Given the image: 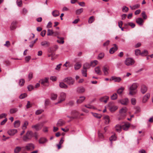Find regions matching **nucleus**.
I'll return each instance as SVG.
<instances>
[{
  "instance_id": "1",
  "label": "nucleus",
  "mask_w": 153,
  "mask_h": 153,
  "mask_svg": "<svg viewBox=\"0 0 153 153\" xmlns=\"http://www.w3.org/2000/svg\"><path fill=\"white\" fill-rule=\"evenodd\" d=\"M33 136V133L31 131H28L25 135L23 137V140L24 141L27 142L30 140Z\"/></svg>"
},
{
  "instance_id": "2",
  "label": "nucleus",
  "mask_w": 153,
  "mask_h": 153,
  "mask_svg": "<svg viewBox=\"0 0 153 153\" xmlns=\"http://www.w3.org/2000/svg\"><path fill=\"white\" fill-rule=\"evenodd\" d=\"M66 83L69 85H73L74 83V80L71 77H68L65 78L63 80Z\"/></svg>"
},
{
  "instance_id": "3",
  "label": "nucleus",
  "mask_w": 153,
  "mask_h": 153,
  "mask_svg": "<svg viewBox=\"0 0 153 153\" xmlns=\"http://www.w3.org/2000/svg\"><path fill=\"white\" fill-rule=\"evenodd\" d=\"M49 79L48 77H45L44 79H40L39 82L44 86H48L49 83Z\"/></svg>"
},
{
  "instance_id": "4",
  "label": "nucleus",
  "mask_w": 153,
  "mask_h": 153,
  "mask_svg": "<svg viewBox=\"0 0 153 153\" xmlns=\"http://www.w3.org/2000/svg\"><path fill=\"white\" fill-rule=\"evenodd\" d=\"M66 94L64 92H61L60 94V96L58 98V101L57 103H59L64 101L65 99Z\"/></svg>"
},
{
  "instance_id": "5",
  "label": "nucleus",
  "mask_w": 153,
  "mask_h": 153,
  "mask_svg": "<svg viewBox=\"0 0 153 153\" xmlns=\"http://www.w3.org/2000/svg\"><path fill=\"white\" fill-rule=\"evenodd\" d=\"M43 125L42 123H37L36 125H33L31 127L32 128L35 129L36 131L40 130L42 128Z\"/></svg>"
},
{
  "instance_id": "6",
  "label": "nucleus",
  "mask_w": 153,
  "mask_h": 153,
  "mask_svg": "<svg viewBox=\"0 0 153 153\" xmlns=\"http://www.w3.org/2000/svg\"><path fill=\"white\" fill-rule=\"evenodd\" d=\"M134 62V60L131 58H128L125 61V63L127 66H130L133 65Z\"/></svg>"
},
{
  "instance_id": "7",
  "label": "nucleus",
  "mask_w": 153,
  "mask_h": 153,
  "mask_svg": "<svg viewBox=\"0 0 153 153\" xmlns=\"http://www.w3.org/2000/svg\"><path fill=\"white\" fill-rule=\"evenodd\" d=\"M127 110L126 107H123L119 111L120 115L123 117H125L126 115V113Z\"/></svg>"
},
{
  "instance_id": "8",
  "label": "nucleus",
  "mask_w": 153,
  "mask_h": 153,
  "mask_svg": "<svg viewBox=\"0 0 153 153\" xmlns=\"http://www.w3.org/2000/svg\"><path fill=\"white\" fill-rule=\"evenodd\" d=\"M102 70L105 75L107 76L109 74V67L108 66H104L102 68Z\"/></svg>"
},
{
  "instance_id": "9",
  "label": "nucleus",
  "mask_w": 153,
  "mask_h": 153,
  "mask_svg": "<svg viewBox=\"0 0 153 153\" xmlns=\"http://www.w3.org/2000/svg\"><path fill=\"white\" fill-rule=\"evenodd\" d=\"M26 149L27 150L32 151L35 148L34 144L32 143H29L27 144L25 146Z\"/></svg>"
},
{
  "instance_id": "10",
  "label": "nucleus",
  "mask_w": 153,
  "mask_h": 153,
  "mask_svg": "<svg viewBox=\"0 0 153 153\" xmlns=\"http://www.w3.org/2000/svg\"><path fill=\"white\" fill-rule=\"evenodd\" d=\"M147 87L144 84H142L140 86V91L143 94H145L147 91Z\"/></svg>"
},
{
  "instance_id": "11",
  "label": "nucleus",
  "mask_w": 153,
  "mask_h": 153,
  "mask_svg": "<svg viewBox=\"0 0 153 153\" xmlns=\"http://www.w3.org/2000/svg\"><path fill=\"white\" fill-rule=\"evenodd\" d=\"M71 114L72 116V119H75L78 117L79 113L76 110H73L71 112Z\"/></svg>"
},
{
  "instance_id": "12",
  "label": "nucleus",
  "mask_w": 153,
  "mask_h": 153,
  "mask_svg": "<svg viewBox=\"0 0 153 153\" xmlns=\"http://www.w3.org/2000/svg\"><path fill=\"white\" fill-rule=\"evenodd\" d=\"M58 48V47L57 45H54L53 47L50 48L48 51L49 53L53 52L54 53V52L56 51Z\"/></svg>"
},
{
  "instance_id": "13",
  "label": "nucleus",
  "mask_w": 153,
  "mask_h": 153,
  "mask_svg": "<svg viewBox=\"0 0 153 153\" xmlns=\"http://www.w3.org/2000/svg\"><path fill=\"white\" fill-rule=\"evenodd\" d=\"M130 126V124L128 123H126L124 125L121 126L122 129L125 131H126L128 130Z\"/></svg>"
},
{
  "instance_id": "14",
  "label": "nucleus",
  "mask_w": 153,
  "mask_h": 153,
  "mask_svg": "<svg viewBox=\"0 0 153 153\" xmlns=\"http://www.w3.org/2000/svg\"><path fill=\"white\" fill-rule=\"evenodd\" d=\"M138 85L139 84L137 83H134L129 87V90H135Z\"/></svg>"
},
{
  "instance_id": "15",
  "label": "nucleus",
  "mask_w": 153,
  "mask_h": 153,
  "mask_svg": "<svg viewBox=\"0 0 153 153\" xmlns=\"http://www.w3.org/2000/svg\"><path fill=\"white\" fill-rule=\"evenodd\" d=\"M17 132V130L16 129H12L8 130L7 133L9 135L13 136Z\"/></svg>"
},
{
  "instance_id": "16",
  "label": "nucleus",
  "mask_w": 153,
  "mask_h": 153,
  "mask_svg": "<svg viewBox=\"0 0 153 153\" xmlns=\"http://www.w3.org/2000/svg\"><path fill=\"white\" fill-rule=\"evenodd\" d=\"M113 45L114 46L110 49L109 50V53L112 54L117 49V46L116 44H114Z\"/></svg>"
},
{
  "instance_id": "17",
  "label": "nucleus",
  "mask_w": 153,
  "mask_h": 153,
  "mask_svg": "<svg viewBox=\"0 0 153 153\" xmlns=\"http://www.w3.org/2000/svg\"><path fill=\"white\" fill-rule=\"evenodd\" d=\"M150 97V94L149 93H147L143 97V102H146L149 98Z\"/></svg>"
},
{
  "instance_id": "18",
  "label": "nucleus",
  "mask_w": 153,
  "mask_h": 153,
  "mask_svg": "<svg viewBox=\"0 0 153 153\" xmlns=\"http://www.w3.org/2000/svg\"><path fill=\"white\" fill-rule=\"evenodd\" d=\"M65 123V121L62 119H59L58 121L56 126H62L64 125Z\"/></svg>"
},
{
  "instance_id": "19",
  "label": "nucleus",
  "mask_w": 153,
  "mask_h": 153,
  "mask_svg": "<svg viewBox=\"0 0 153 153\" xmlns=\"http://www.w3.org/2000/svg\"><path fill=\"white\" fill-rule=\"evenodd\" d=\"M17 22L16 21H13L11 23L10 26V29L11 30L15 29L16 27Z\"/></svg>"
},
{
  "instance_id": "20",
  "label": "nucleus",
  "mask_w": 153,
  "mask_h": 153,
  "mask_svg": "<svg viewBox=\"0 0 153 153\" xmlns=\"http://www.w3.org/2000/svg\"><path fill=\"white\" fill-rule=\"evenodd\" d=\"M136 22L139 25L141 26L143 25V21L141 18H139L136 19Z\"/></svg>"
},
{
  "instance_id": "21",
  "label": "nucleus",
  "mask_w": 153,
  "mask_h": 153,
  "mask_svg": "<svg viewBox=\"0 0 153 153\" xmlns=\"http://www.w3.org/2000/svg\"><path fill=\"white\" fill-rule=\"evenodd\" d=\"M103 119L105 121V123L106 124H108L110 122V118L109 116L106 115L103 117Z\"/></svg>"
},
{
  "instance_id": "22",
  "label": "nucleus",
  "mask_w": 153,
  "mask_h": 153,
  "mask_svg": "<svg viewBox=\"0 0 153 153\" xmlns=\"http://www.w3.org/2000/svg\"><path fill=\"white\" fill-rule=\"evenodd\" d=\"M120 103L123 105H126L128 102V100L127 98H126L120 100Z\"/></svg>"
},
{
  "instance_id": "23",
  "label": "nucleus",
  "mask_w": 153,
  "mask_h": 153,
  "mask_svg": "<svg viewBox=\"0 0 153 153\" xmlns=\"http://www.w3.org/2000/svg\"><path fill=\"white\" fill-rule=\"evenodd\" d=\"M41 46H44L45 47H48L50 45V43L49 42L47 41H45L42 42L41 43Z\"/></svg>"
},
{
  "instance_id": "24",
  "label": "nucleus",
  "mask_w": 153,
  "mask_h": 153,
  "mask_svg": "<svg viewBox=\"0 0 153 153\" xmlns=\"http://www.w3.org/2000/svg\"><path fill=\"white\" fill-rule=\"evenodd\" d=\"M77 92L79 93H82L85 91V89L83 87H79L77 88Z\"/></svg>"
},
{
  "instance_id": "25",
  "label": "nucleus",
  "mask_w": 153,
  "mask_h": 153,
  "mask_svg": "<svg viewBox=\"0 0 153 153\" xmlns=\"http://www.w3.org/2000/svg\"><path fill=\"white\" fill-rule=\"evenodd\" d=\"M85 99V97L84 96L80 97L79 99L77 100V103H81Z\"/></svg>"
},
{
  "instance_id": "26",
  "label": "nucleus",
  "mask_w": 153,
  "mask_h": 153,
  "mask_svg": "<svg viewBox=\"0 0 153 153\" xmlns=\"http://www.w3.org/2000/svg\"><path fill=\"white\" fill-rule=\"evenodd\" d=\"M95 73L99 75H101V71L100 70V69L99 66L96 67L94 69Z\"/></svg>"
},
{
  "instance_id": "27",
  "label": "nucleus",
  "mask_w": 153,
  "mask_h": 153,
  "mask_svg": "<svg viewBox=\"0 0 153 153\" xmlns=\"http://www.w3.org/2000/svg\"><path fill=\"white\" fill-rule=\"evenodd\" d=\"M59 11L57 10H55L52 12V14L53 16L55 17L59 16Z\"/></svg>"
},
{
  "instance_id": "28",
  "label": "nucleus",
  "mask_w": 153,
  "mask_h": 153,
  "mask_svg": "<svg viewBox=\"0 0 153 153\" xmlns=\"http://www.w3.org/2000/svg\"><path fill=\"white\" fill-rule=\"evenodd\" d=\"M82 65L79 62H77L74 65V69L75 70H76L79 69L81 67Z\"/></svg>"
},
{
  "instance_id": "29",
  "label": "nucleus",
  "mask_w": 153,
  "mask_h": 153,
  "mask_svg": "<svg viewBox=\"0 0 153 153\" xmlns=\"http://www.w3.org/2000/svg\"><path fill=\"white\" fill-rule=\"evenodd\" d=\"M59 85L60 88L64 89L67 88L68 87V86L63 82H60Z\"/></svg>"
},
{
  "instance_id": "30",
  "label": "nucleus",
  "mask_w": 153,
  "mask_h": 153,
  "mask_svg": "<svg viewBox=\"0 0 153 153\" xmlns=\"http://www.w3.org/2000/svg\"><path fill=\"white\" fill-rule=\"evenodd\" d=\"M91 67L90 64L87 62L85 63L83 65V69L87 70L89 68Z\"/></svg>"
},
{
  "instance_id": "31",
  "label": "nucleus",
  "mask_w": 153,
  "mask_h": 153,
  "mask_svg": "<svg viewBox=\"0 0 153 153\" xmlns=\"http://www.w3.org/2000/svg\"><path fill=\"white\" fill-rule=\"evenodd\" d=\"M47 141V139L45 138H41L39 140V142L40 144H44Z\"/></svg>"
},
{
  "instance_id": "32",
  "label": "nucleus",
  "mask_w": 153,
  "mask_h": 153,
  "mask_svg": "<svg viewBox=\"0 0 153 153\" xmlns=\"http://www.w3.org/2000/svg\"><path fill=\"white\" fill-rule=\"evenodd\" d=\"M118 108V107L116 106H113L109 107V110L113 112Z\"/></svg>"
},
{
  "instance_id": "33",
  "label": "nucleus",
  "mask_w": 153,
  "mask_h": 153,
  "mask_svg": "<svg viewBox=\"0 0 153 153\" xmlns=\"http://www.w3.org/2000/svg\"><path fill=\"white\" fill-rule=\"evenodd\" d=\"M112 80H114L115 82H119L121 81V79L120 77H117L115 76H112Z\"/></svg>"
},
{
  "instance_id": "34",
  "label": "nucleus",
  "mask_w": 153,
  "mask_h": 153,
  "mask_svg": "<svg viewBox=\"0 0 153 153\" xmlns=\"http://www.w3.org/2000/svg\"><path fill=\"white\" fill-rule=\"evenodd\" d=\"M57 38L59 39L60 40H61V41H60L59 40H57V42L59 43L63 44L64 42V38L63 37H60L59 36H57Z\"/></svg>"
},
{
  "instance_id": "35",
  "label": "nucleus",
  "mask_w": 153,
  "mask_h": 153,
  "mask_svg": "<svg viewBox=\"0 0 153 153\" xmlns=\"http://www.w3.org/2000/svg\"><path fill=\"white\" fill-rule=\"evenodd\" d=\"M25 82L24 79H21L19 81V84L20 86H22L24 85Z\"/></svg>"
},
{
  "instance_id": "36",
  "label": "nucleus",
  "mask_w": 153,
  "mask_h": 153,
  "mask_svg": "<svg viewBox=\"0 0 153 153\" xmlns=\"http://www.w3.org/2000/svg\"><path fill=\"white\" fill-rule=\"evenodd\" d=\"M18 110L17 108H12L10 109V112L11 114H13L15 113Z\"/></svg>"
},
{
  "instance_id": "37",
  "label": "nucleus",
  "mask_w": 153,
  "mask_h": 153,
  "mask_svg": "<svg viewBox=\"0 0 153 153\" xmlns=\"http://www.w3.org/2000/svg\"><path fill=\"white\" fill-rule=\"evenodd\" d=\"M124 89V88L123 87H121L120 88H119L117 91V93L119 94H121L123 92V91Z\"/></svg>"
},
{
  "instance_id": "38",
  "label": "nucleus",
  "mask_w": 153,
  "mask_h": 153,
  "mask_svg": "<svg viewBox=\"0 0 153 153\" xmlns=\"http://www.w3.org/2000/svg\"><path fill=\"white\" fill-rule=\"evenodd\" d=\"M21 150V148L19 146L16 147L14 150V153H18Z\"/></svg>"
},
{
  "instance_id": "39",
  "label": "nucleus",
  "mask_w": 153,
  "mask_h": 153,
  "mask_svg": "<svg viewBox=\"0 0 153 153\" xmlns=\"http://www.w3.org/2000/svg\"><path fill=\"white\" fill-rule=\"evenodd\" d=\"M121 129V126L119 125H117L115 127V130L118 132L120 131Z\"/></svg>"
},
{
  "instance_id": "40",
  "label": "nucleus",
  "mask_w": 153,
  "mask_h": 153,
  "mask_svg": "<svg viewBox=\"0 0 153 153\" xmlns=\"http://www.w3.org/2000/svg\"><path fill=\"white\" fill-rule=\"evenodd\" d=\"M14 126L15 128L18 127L20 125V122L19 120H16L14 122Z\"/></svg>"
},
{
  "instance_id": "41",
  "label": "nucleus",
  "mask_w": 153,
  "mask_h": 153,
  "mask_svg": "<svg viewBox=\"0 0 153 153\" xmlns=\"http://www.w3.org/2000/svg\"><path fill=\"white\" fill-rule=\"evenodd\" d=\"M28 124V122L27 121H25L24 124L22 126V129L23 130H25L27 128V126Z\"/></svg>"
},
{
  "instance_id": "42",
  "label": "nucleus",
  "mask_w": 153,
  "mask_h": 153,
  "mask_svg": "<svg viewBox=\"0 0 153 153\" xmlns=\"http://www.w3.org/2000/svg\"><path fill=\"white\" fill-rule=\"evenodd\" d=\"M98 61L96 60H94L93 61H91V62L90 65L91 66L94 67L97 64Z\"/></svg>"
},
{
  "instance_id": "43",
  "label": "nucleus",
  "mask_w": 153,
  "mask_h": 153,
  "mask_svg": "<svg viewBox=\"0 0 153 153\" xmlns=\"http://www.w3.org/2000/svg\"><path fill=\"white\" fill-rule=\"evenodd\" d=\"M54 33L53 30L48 29L47 35L48 36H52Z\"/></svg>"
},
{
  "instance_id": "44",
  "label": "nucleus",
  "mask_w": 153,
  "mask_h": 153,
  "mask_svg": "<svg viewBox=\"0 0 153 153\" xmlns=\"http://www.w3.org/2000/svg\"><path fill=\"white\" fill-rule=\"evenodd\" d=\"M109 140L111 141V144H112V141L116 140V137L115 135H112L109 138Z\"/></svg>"
},
{
  "instance_id": "45",
  "label": "nucleus",
  "mask_w": 153,
  "mask_h": 153,
  "mask_svg": "<svg viewBox=\"0 0 153 153\" xmlns=\"http://www.w3.org/2000/svg\"><path fill=\"white\" fill-rule=\"evenodd\" d=\"M137 93L136 90H129V94L131 95H133Z\"/></svg>"
},
{
  "instance_id": "46",
  "label": "nucleus",
  "mask_w": 153,
  "mask_h": 153,
  "mask_svg": "<svg viewBox=\"0 0 153 153\" xmlns=\"http://www.w3.org/2000/svg\"><path fill=\"white\" fill-rule=\"evenodd\" d=\"M94 16L90 17L88 19V22L91 24L92 23L94 20Z\"/></svg>"
},
{
  "instance_id": "47",
  "label": "nucleus",
  "mask_w": 153,
  "mask_h": 153,
  "mask_svg": "<svg viewBox=\"0 0 153 153\" xmlns=\"http://www.w3.org/2000/svg\"><path fill=\"white\" fill-rule=\"evenodd\" d=\"M140 7V5L138 4H137L135 5H134L132 6H130V7L131 9L132 10H135L136 9Z\"/></svg>"
},
{
  "instance_id": "48",
  "label": "nucleus",
  "mask_w": 153,
  "mask_h": 153,
  "mask_svg": "<svg viewBox=\"0 0 153 153\" xmlns=\"http://www.w3.org/2000/svg\"><path fill=\"white\" fill-rule=\"evenodd\" d=\"M117 97V93H114L112 96L111 97V100H114L116 99Z\"/></svg>"
},
{
  "instance_id": "49",
  "label": "nucleus",
  "mask_w": 153,
  "mask_h": 153,
  "mask_svg": "<svg viewBox=\"0 0 153 153\" xmlns=\"http://www.w3.org/2000/svg\"><path fill=\"white\" fill-rule=\"evenodd\" d=\"M57 95L54 94H52L51 95V99L53 100H54L56 99Z\"/></svg>"
},
{
  "instance_id": "50",
  "label": "nucleus",
  "mask_w": 153,
  "mask_h": 153,
  "mask_svg": "<svg viewBox=\"0 0 153 153\" xmlns=\"http://www.w3.org/2000/svg\"><path fill=\"white\" fill-rule=\"evenodd\" d=\"M83 9L82 8H81L77 10L76 11V13L77 15H79L83 12Z\"/></svg>"
},
{
  "instance_id": "51",
  "label": "nucleus",
  "mask_w": 153,
  "mask_h": 153,
  "mask_svg": "<svg viewBox=\"0 0 153 153\" xmlns=\"http://www.w3.org/2000/svg\"><path fill=\"white\" fill-rule=\"evenodd\" d=\"M87 70L83 69V70L82 71V73L83 76H84L85 77L87 76Z\"/></svg>"
},
{
  "instance_id": "52",
  "label": "nucleus",
  "mask_w": 153,
  "mask_h": 153,
  "mask_svg": "<svg viewBox=\"0 0 153 153\" xmlns=\"http://www.w3.org/2000/svg\"><path fill=\"white\" fill-rule=\"evenodd\" d=\"M43 111L44 110L42 109L38 110L36 111L35 114L36 115H39L41 114Z\"/></svg>"
},
{
  "instance_id": "53",
  "label": "nucleus",
  "mask_w": 153,
  "mask_h": 153,
  "mask_svg": "<svg viewBox=\"0 0 153 153\" xmlns=\"http://www.w3.org/2000/svg\"><path fill=\"white\" fill-rule=\"evenodd\" d=\"M93 116L97 118H100L102 117L101 115L97 113H93Z\"/></svg>"
},
{
  "instance_id": "54",
  "label": "nucleus",
  "mask_w": 153,
  "mask_h": 153,
  "mask_svg": "<svg viewBox=\"0 0 153 153\" xmlns=\"http://www.w3.org/2000/svg\"><path fill=\"white\" fill-rule=\"evenodd\" d=\"M128 10V8L126 6H124L122 8V11L124 12H127Z\"/></svg>"
},
{
  "instance_id": "55",
  "label": "nucleus",
  "mask_w": 153,
  "mask_h": 153,
  "mask_svg": "<svg viewBox=\"0 0 153 153\" xmlns=\"http://www.w3.org/2000/svg\"><path fill=\"white\" fill-rule=\"evenodd\" d=\"M98 136L99 138L101 139V140H102L103 139L104 136L102 133L99 132L98 133Z\"/></svg>"
},
{
  "instance_id": "56",
  "label": "nucleus",
  "mask_w": 153,
  "mask_h": 153,
  "mask_svg": "<svg viewBox=\"0 0 153 153\" xmlns=\"http://www.w3.org/2000/svg\"><path fill=\"white\" fill-rule=\"evenodd\" d=\"M4 62L6 64V66H9L10 65V62L8 60H5Z\"/></svg>"
},
{
  "instance_id": "57",
  "label": "nucleus",
  "mask_w": 153,
  "mask_h": 153,
  "mask_svg": "<svg viewBox=\"0 0 153 153\" xmlns=\"http://www.w3.org/2000/svg\"><path fill=\"white\" fill-rule=\"evenodd\" d=\"M104 56V54L103 53H100L99 54L98 59H101Z\"/></svg>"
},
{
  "instance_id": "58",
  "label": "nucleus",
  "mask_w": 153,
  "mask_h": 153,
  "mask_svg": "<svg viewBox=\"0 0 153 153\" xmlns=\"http://www.w3.org/2000/svg\"><path fill=\"white\" fill-rule=\"evenodd\" d=\"M148 52L146 50H144L142 53H141V55L143 56H146L148 54Z\"/></svg>"
},
{
  "instance_id": "59",
  "label": "nucleus",
  "mask_w": 153,
  "mask_h": 153,
  "mask_svg": "<svg viewBox=\"0 0 153 153\" xmlns=\"http://www.w3.org/2000/svg\"><path fill=\"white\" fill-rule=\"evenodd\" d=\"M17 4L19 7H21L22 4V1L21 0H17L16 2Z\"/></svg>"
},
{
  "instance_id": "60",
  "label": "nucleus",
  "mask_w": 153,
  "mask_h": 153,
  "mask_svg": "<svg viewBox=\"0 0 153 153\" xmlns=\"http://www.w3.org/2000/svg\"><path fill=\"white\" fill-rule=\"evenodd\" d=\"M85 106L88 108L93 109H95V108L94 106L90 105H85Z\"/></svg>"
},
{
  "instance_id": "61",
  "label": "nucleus",
  "mask_w": 153,
  "mask_h": 153,
  "mask_svg": "<svg viewBox=\"0 0 153 153\" xmlns=\"http://www.w3.org/2000/svg\"><path fill=\"white\" fill-rule=\"evenodd\" d=\"M27 95L26 93L21 94L19 96V98L21 99H23L25 98Z\"/></svg>"
},
{
  "instance_id": "62",
  "label": "nucleus",
  "mask_w": 153,
  "mask_h": 153,
  "mask_svg": "<svg viewBox=\"0 0 153 153\" xmlns=\"http://www.w3.org/2000/svg\"><path fill=\"white\" fill-rule=\"evenodd\" d=\"M27 88L29 91H31L33 89V86L32 85H29L27 87Z\"/></svg>"
},
{
  "instance_id": "63",
  "label": "nucleus",
  "mask_w": 153,
  "mask_h": 153,
  "mask_svg": "<svg viewBox=\"0 0 153 153\" xmlns=\"http://www.w3.org/2000/svg\"><path fill=\"white\" fill-rule=\"evenodd\" d=\"M46 33V30H43L41 33L40 35L42 37H44Z\"/></svg>"
},
{
  "instance_id": "64",
  "label": "nucleus",
  "mask_w": 153,
  "mask_h": 153,
  "mask_svg": "<svg viewBox=\"0 0 153 153\" xmlns=\"http://www.w3.org/2000/svg\"><path fill=\"white\" fill-rule=\"evenodd\" d=\"M142 16L144 19H146L147 18V16L145 12L144 11H143L142 13Z\"/></svg>"
}]
</instances>
